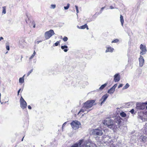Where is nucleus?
<instances>
[{"label":"nucleus","mask_w":147,"mask_h":147,"mask_svg":"<svg viewBox=\"0 0 147 147\" xmlns=\"http://www.w3.org/2000/svg\"><path fill=\"white\" fill-rule=\"evenodd\" d=\"M139 60L140 62L139 65L140 67H142L144 63V60L142 56H140L139 58Z\"/></svg>","instance_id":"nucleus-11"},{"label":"nucleus","mask_w":147,"mask_h":147,"mask_svg":"<svg viewBox=\"0 0 147 147\" xmlns=\"http://www.w3.org/2000/svg\"><path fill=\"white\" fill-rule=\"evenodd\" d=\"M6 49L7 50H8V51L9 50V46L6 45Z\"/></svg>","instance_id":"nucleus-35"},{"label":"nucleus","mask_w":147,"mask_h":147,"mask_svg":"<svg viewBox=\"0 0 147 147\" xmlns=\"http://www.w3.org/2000/svg\"><path fill=\"white\" fill-rule=\"evenodd\" d=\"M120 21L121 25L122 26H123L124 22V20L123 16L121 15H120Z\"/></svg>","instance_id":"nucleus-19"},{"label":"nucleus","mask_w":147,"mask_h":147,"mask_svg":"<svg viewBox=\"0 0 147 147\" xmlns=\"http://www.w3.org/2000/svg\"><path fill=\"white\" fill-rule=\"evenodd\" d=\"M71 125L72 128L76 130L80 127L81 123L79 121L75 120L73 121Z\"/></svg>","instance_id":"nucleus-2"},{"label":"nucleus","mask_w":147,"mask_h":147,"mask_svg":"<svg viewBox=\"0 0 147 147\" xmlns=\"http://www.w3.org/2000/svg\"><path fill=\"white\" fill-rule=\"evenodd\" d=\"M33 71V69H31L30 71H29L27 73V76H28Z\"/></svg>","instance_id":"nucleus-31"},{"label":"nucleus","mask_w":147,"mask_h":147,"mask_svg":"<svg viewBox=\"0 0 147 147\" xmlns=\"http://www.w3.org/2000/svg\"><path fill=\"white\" fill-rule=\"evenodd\" d=\"M86 28L88 30V26L86 24H85V25H83L82 26H81L80 27V29H85Z\"/></svg>","instance_id":"nucleus-18"},{"label":"nucleus","mask_w":147,"mask_h":147,"mask_svg":"<svg viewBox=\"0 0 147 147\" xmlns=\"http://www.w3.org/2000/svg\"><path fill=\"white\" fill-rule=\"evenodd\" d=\"M111 9H113L114 8V7H113L112 6H111Z\"/></svg>","instance_id":"nucleus-48"},{"label":"nucleus","mask_w":147,"mask_h":147,"mask_svg":"<svg viewBox=\"0 0 147 147\" xmlns=\"http://www.w3.org/2000/svg\"><path fill=\"white\" fill-rule=\"evenodd\" d=\"M82 140L83 141V142L81 145L82 146V147H90L91 144L90 142L87 141L84 142V140Z\"/></svg>","instance_id":"nucleus-9"},{"label":"nucleus","mask_w":147,"mask_h":147,"mask_svg":"<svg viewBox=\"0 0 147 147\" xmlns=\"http://www.w3.org/2000/svg\"><path fill=\"white\" fill-rule=\"evenodd\" d=\"M42 42V41H41V40L39 41H37L36 43H37V44H38V43H39V42Z\"/></svg>","instance_id":"nucleus-43"},{"label":"nucleus","mask_w":147,"mask_h":147,"mask_svg":"<svg viewBox=\"0 0 147 147\" xmlns=\"http://www.w3.org/2000/svg\"><path fill=\"white\" fill-rule=\"evenodd\" d=\"M90 21H92V20H91L90 21H89V22H90Z\"/></svg>","instance_id":"nucleus-55"},{"label":"nucleus","mask_w":147,"mask_h":147,"mask_svg":"<svg viewBox=\"0 0 147 147\" xmlns=\"http://www.w3.org/2000/svg\"><path fill=\"white\" fill-rule=\"evenodd\" d=\"M113 125H112V126H111V128H112V127H113Z\"/></svg>","instance_id":"nucleus-53"},{"label":"nucleus","mask_w":147,"mask_h":147,"mask_svg":"<svg viewBox=\"0 0 147 147\" xmlns=\"http://www.w3.org/2000/svg\"><path fill=\"white\" fill-rule=\"evenodd\" d=\"M66 123H67V122H65L63 124V126H62V128H63V127H64L65 126V125H66Z\"/></svg>","instance_id":"nucleus-39"},{"label":"nucleus","mask_w":147,"mask_h":147,"mask_svg":"<svg viewBox=\"0 0 147 147\" xmlns=\"http://www.w3.org/2000/svg\"><path fill=\"white\" fill-rule=\"evenodd\" d=\"M77 27L78 28H79L80 29V27H79V26H77Z\"/></svg>","instance_id":"nucleus-51"},{"label":"nucleus","mask_w":147,"mask_h":147,"mask_svg":"<svg viewBox=\"0 0 147 147\" xmlns=\"http://www.w3.org/2000/svg\"><path fill=\"white\" fill-rule=\"evenodd\" d=\"M22 78H20L19 79V82L21 83H22L24 82V76Z\"/></svg>","instance_id":"nucleus-20"},{"label":"nucleus","mask_w":147,"mask_h":147,"mask_svg":"<svg viewBox=\"0 0 147 147\" xmlns=\"http://www.w3.org/2000/svg\"><path fill=\"white\" fill-rule=\"evenodd\" d=\"M1 93H0V97L1 98Z\"/></svg>","instance_id":"nucleus-54"},{"label":"nucleus","mask_w":147,"mask_h":147,"mask_svg":"<svg viewBox=\"0 0 147 147\" xmlns=\"http://www.w3.org/2000/svg\"><path fill=\"white\" fill-rule=\"evenodd\" d=\"M82 109L81 110V111L82 112H84V110L83 109H84L83 108H82Z\"/></svg>","instance_id":"nucleus-41"},{"label":"nucleus","mask_w":147,"mask_h":147,"mask_svg":"<svg viewBox=\"0 0 147 147\" xmlns=\"http://www.w3.org/2000/svg\"><path fill=\"white\" fill-rule=\"evenodd\" d=\"M95 102V100H94L87 101L84 103L82 108L88 109L91 108L93 105H95L94 103Z\"/></svg>","instance_id":"nucleus-1"},{"label":"nucleus","mask_w":147,"mask_h":147,"mask_svg":"<svg viewBox=\"0 0 147 147\" xmlns=\"http://www.w3.org/2000/svg\"><path fill=\"white\" fill-rule=\"evenodd\" d=\"M114 77V80L115 82H118L120 80V76L118 74H116Z\"/></svg>","instance_id":"nucleus-13"},{"label":"nucleus","mask_w":147,"mask_h":147,"mask_svg":"<svg viewBox=\"0 0 147 147\" xmlns=\"http://www.w3.org/2000/svg\"><path fill=\"white\" fill-rule=\"evenodd\" d=\"M110 92V89H109L108 91V93H109Z\"/></svg>","instance_id":"nucleus-47"},{"label":"nucleus","mask_w":147,"mask_h":147,"mask_svg":"<svg viewBox=\"0 0 147 147\" xmlns=\"http://www.w3.org/2000/svg\"><path fill=\"white\" fill-rule=\"evenodd\" d=\"M75 7H76V10L77 15H78V14L77 13H79V10H78V7L77 5H75Z\"/></svg>","instance_id":"nucleus-29"},{"label":"nucleus","mask_w":147,"mask_h":147,"mask_svg":"<svg viewBox=\"0 0 147 147\" xmlns=\"http://www.w3.org/2000/svg\"><path fill=\"white\" fill-rule=\"evenodd\" d=\"M21 90V89H20L18 91V95H19V92H20V91Z\"/></svg>","instance_id":"nucleus-40"},{"label":"nucleus","mask_w":147,"mask_h":147,"mask_svg":"<svg viewBox=\"0 0 147 147\" xmlns=\"http://www.w3.org/2000/svg\"><path fill=\"white\" fill-rule=\"evenodd\" d=\"M129 85L127 83L123 87V89H126L128 88L129 86Z\"/></svg>","instance_id":"nucleus-24"},{"label":"nucleus","mask_w":147,"mask_h":147,"mask_svg":"<svg viewBox=\"0 0 147 147\" xmlns=\"http://www.w3.org/2000/svg\"><path fill=\"white\" fill-rule=\"evenodd\" d=\"M106 48H107V50H106L105 52L106 53H107L108 52H109V49L110 47H106Z\"/></svg>","instance_id":"nucleus-30"},{"label":"nucleus","mask_w":147,"mask_h":147,"mask_svg":"<svg viewBox=\"0 0 147 147\" xmlns=\"http://www.w3.org/2000/svg\"><path fill=\"white\" fill-rule=\"evenodd\" d=\"M114 50V49L113 48H111V52H113Z\"/></svg>","instance_id":"nucleus-44"},{"label":"nucleus","mask_w":147,"mask_h":147,"mask_svg":"<svg viewBox=\"0 0 147 147\" xmlns=\"http://www.w3.org/2000/svg\"><path fill=\"white\" fill-rule=\"evenodd\" d=\"M83 142V141L82 140H80L78 143L75 144L71 146V147H82V146H81V145Z\"/></svg>","instance_id":"nucleus-12"},{"label":"nucleus","mask_w":147,"mask_h":147,"mask_svg":"<svg viewBox=\"0 0 147 147\" xmlns=\"http://www.w3.org/2000/svg\"><path fill=\"white\" fill-rule=\"evenodd\" d=\"M70 6V4L69 3H67V6L66 7H64V9H65L67 10V9Z\"/></svg>","instance_id":"nucleus-27"},{"label":"nucleus","mask_w":147,"mask_h":147,"mask_svg":"<svg viewBox=\"0 0 147 147\" xmlns=\"http://www.w3.org/2000/svg\"><path fill=\"white\" fill-rule=\"evenodd\" d=\"M92 134L95 136H101L102 134V132L101 130L95 129L93 130Z\"/></svg>","instance_id":"nucleus-4"},{"label":"nucleus","mask_w":147,"mask_h":147,"mask_svg":"<svg viewBox=\"0 0 147 147\" xmlns=\"http://www.w3.org/2000/svg\"><path fill=\"white\" fill-rule=\"evenodd\" d=\"M120 115L122 117H125L126 116V114L124 112H122L120 113Z\"/></svg>","instance_id":"nucleus-22"},{"label":"nucleus","mask_w":147,"mask_h":147,"mask_svg":"<svg viewBox=\"0 0 147 147\" xmlns=\"http://www.w3.org/2000/svg\"><path fill=\"white\" fill-rule=\"evenodd\" d=\"M109 96V95L107 94H105L101 98L100 100V101L101 102L100 103V105H101L102 104L104 103L105 101L106 100L107 98Z\"/></svg>","instance_id":"nucleus-10"},{"label":"nucleus","mask_w":147,"mask_h":147,"mask_svg":"<svg viewBox=\"0 0 147 147\" xmlns=\"http://www.w3.org/2000/svg\"><path fill=\"white\" fill-rule=\"evenodd\" d=\"M55 34L53 30H50L49 31L46 32L45 34V37L46 39L50 38L52 36Z\"/></svg>","instance_id":"nucleus-3"},{"label":"nucleus","mask_w":147,"mask_h":147,"mask_svg":"<svg viewBox=\"0 0 147 147\" xmlns=\"http://www.w3.org/2000/svg\"><path fill=\"white\" fill-rule=\"evenodd\" d=\"M119 40L118 39H115L114 40L112 41V43L114 42L116 43L118 42L119 41Z\"/></svg>","instance_id":"nucleus-32"},{"label":"nucleus","mask_w":147,"mask_h":147,"mask_svg":"<svg viewBox=\"0 0 147 147\" xmlns=\"http://www.w3.org/2000/svg\"><path fill=\"white\" fill-rule=\"evenodd\" d=\"M3 13L4 14H5L6 13V7L5 6L3 7Z\"/></svg>","instance_id":"nucleus-25"},{"label":"nucleus","mask_w":147,"mask_h":147,"mask_svg":"<svg viewBox=\"0 0 147 147\" xmlns=\"http://www.w3.org/2000/svg\"><path fill=\"white\" fill-rule=\"evenodd\" d=\"M107 84L106 83L104 84L101 85V86L99 88L100 90H102L107 86Z\"/></svg>","instance_id":"nucleus-21"},{"label":"nucleus","mask_w":147,"mask_h":147,"mask_svg":"<svg viewBox=\"0 0 147 147\" xmlns=\"http://www.w3.org/2000/svg\"><path fill=\"white\" fill-rule=\"evenodd\" d=\"M61 48L62 49H64V51L65 52H67L68 51V50L67 49L68 48V47L67 46H61Z\"/></svg>","instance_id":"nucleus-17"},{"label":"nucleus","mask_w":147,"mask_h":147,"mask_svg":"<svg viewBox=\"0 0 147 147\" xmlns=\"http://www.w3.org/2000/svg\"><path fill=\"white\" fill-rule=\"evenodd\" d=\"M20 107L22 109H24L26 107L27 103L22 97H21L20 99Z\"/></svg>","instance_id":"nucleus-6"},{"label":"nucleus","mask_w":147,"mask_h":147,"mask_svg":"<svg viewBox=\"0 0 147 147\" xmlns=\"http://www.w3.org/2000/svg\"><path fill=\"white\" fill-rule=\"evenodd\" d=\"M115 121L118 124H119L121 122V118L120 117H117L115 119Z\"/></svg>","instance_id":"nucleus-15"},{"label":"nucleus","mask_w":147,"mask_h":147,"mask_svg":"<svg viewBox=\"0 0 147 147\" xmlns=\"http://www.w3.org/2000/svg\"><path fill=\"white\" fill-rule=\"evenodd\" d=\"M103 124L105 126V127H109L110 126V118H107L104 121Z\"/></svg>","instance_id":"nucleus-8"},{"label":"nucleus","mask_w":147,"mask_h":147,"mask_svg":"<svg viewBox=\"0 0 147 147\" xmlns=\"http://www.w3.org/2000/svg\"><path fill=\"white\" fill-rule=\"evenodd\" d=\"M117 84H115L111 88V94L113 93L115 91V89L117 86Z\"/></svg>","instance_id":"nucleus-14"},{"label":"nucleus","mask_w":147,"mask_h":147,"mask_svg":"<svg viewBox=\"0 0 147 147\" xmlns=\"http://www.w3.org/2000/svg\"><path fill=\"white\" fill-rule=\"evenodd\" d=\"M130 112L132 113L133 114L134 112V110L133 109H132L130 111Z\"/></svg>","instance_id":"nucleus-38"},{"label":"nucleus","mask_w":147,"mask_h":147,"mask_svg":"<svg viewBox=\"0 0 147 147\" xmlns=\"http://www.w3.org/2000/svg\"><path fill=\"white\" fill-rule=\"evenodd\" d=\"M59 41H57L55 43V46H57L58 45V44H59Z\"/></svg>","instance_id":"nucleus-34"},{"label":"nucleus","mask_w":147,"mask_h":147,"mask_svg":"<svg viewBox=\"0 0 147 147\" xmlns=\"http://www.w3.org/2000/svg\"><path fill=\"white\" fill-rule=\"evenodd\" d=\"M146 109H147V106H146Z\"/></svg>","instance_id":"nucleus-56"},{"label":"nucleus","mask_w":147,"mask_h":147,"mask_svg":"<svg viewBox=\"0 0 147 147\" xmlns=\"http://www.w3.org/2000/svg\"><path fill=\"white\" fill-rule=\"evenodd\" d=\"M28 108L29 109H31L32 108L31 107L30 105L28 106Z\"/></svg>","instance_id":"nucleus-42"},{"label":"nucleus","mask_w":147,"mask_h":147,"mask_svg":"<svg viewBox=\"0 0 147 147\" xmlns=\"http://www.w3.org/2000/svg\"><path fill=\"white\" fill-rule=\"evenodd\" d=\"M123 86V84H120L118 86V88H119L120 87H122Z\"/></svg>","instance_id":"nucleus-36"},{"label":"nucleus","mask_w":147,"mask_h":147,"mask_svg":"<svg viewBox=\"0 0 147 147\" xmlns=\"http://www.w3.org/2000/svg\"><path fill=\"white\" fill-rule=\"evenodd\" d=\"M147 105V102L144 103H138L136 104V108L138 109L143 110L145 107V105Z\"/></svg>","instance_id":"nucleus-5"},{"label":"nucleus","mask_w":147,"mask_h":147,"mask_svg":"<svg viewBox=\"0 0 147 147\" xmlns=\"http://www.w3.org/2000/svg\"><path fill=\"white\" fill-rule=\"evenodd\" d=\"M35 54H36V52H35V51H34L33 54H32V56L30 58H29L30 59H32L34 57V56H35Z\"/></svg>","instance_id":"nucleus-23"},{"label":"nucleus","mask_w":147,"mask_h":147,"mask_svg":"<svg viewBox=\"0 0 147 147\" xmlns=\"http://www.w3.org/2000/svg\"><path fill=\"white\" fill-rule=\"evenodd\" d=\"M68 40V38L66 37H64L63 38V40L64 41H66Z\"/></svg>","instance_id":"nucleus-33"},{"label":"nucleus","mask_w":147,"mask_h":147,"mask_svg":"<svg viewBox=\"0 0 147 147\" xmlns=\"http://www.w3.org/2000/svg\"><path fill=\"white\" fill-rule=\"evenodd\" d=\"M3 39V38L2 37H1L0 38V40H1Z\"/></svg>","instance_id":"nucleus-45"},{"label":"nucleus","mask_w":147,"mask_h":147,"mask_svg":"<svg viewBox=\"0 0 147 147\" xmlns=\"http://www.w3.org/2000/svg\"><path fill=\"white\" fill-rule=\"evenodd\" d=\"M107 143H109V142H110V141H109V142H108L106 141Z\"/></svg>","instance_id":"nucleus-50"},{"label":"nucleus","mask_w":147,"mask_h":147,"mask_svg":"<svg viewBox=\"0 0 147 147\" xmlns=\"http://www.w3.org/2000/svg\"><path fill=\"white\" fill-rule=\"evenodd\" d=\"M32 24H34V26H33V28H34L35 27V23H34V22H32Z\"/></svg>","instance_id":"nucleus-37"},{"label":"nucleus","mask_w":147,"mask_h":147,"mask_svg":"<svg viewBox=\"0 0 147 147\" xmlns=\"http://www.w3.org/2000/svg\"><path fill=\"white\" fill-rule=\"evenodd\" d=\"M140 49L141 50L140 54L141 55H142L145 54L147 51L145 45H143L142 44H141L140 45Z\"/></svg>","instance_id":"nucleus-7"},{"label":"nucleus","mask_w":147,"mask_h":147,"mask_svg":"<svg viewBox=\"0 0 147 147\" xmlns=\"http://www.w3.org/2000/svg\"><path fill=\"white\" fill-rule=\"evenodd\" d=\"M105 7H102L101 8V9L102 10H103L105 8Z\"/></svg>","instance_id":"nucleus-46"},{"label":"nucleus","mask_w":147,"mask_h":147,"mask_svg":"<svg viewBox=\"0 0 147 147\" xmlns=\"http://www.w3.org/2000/svg\"><path fill=\"white\" fill-rule=\"evenodd\" d=\"M140 138L142 140V141L144 142H145L146 141L147 137L144 136H140Z\"/></svg>","instance_id":"nucleus-16"},{"label":"nucleus","mask_w":147,"mask_h":147,"mask_svg":"<svg viewBox=\"0 0 147 147\" xmlns=\"http://www.w3.org/2000/svg\"><path fill=\"white\" fill-rule=\"evenodd\" d=\"M23 58V57L21 56V60H22V58Z\"/></svg>","instance_id":"nucleus-52"},{"label":"nucleus","mask_w":147,"mask_h":147,"mask_svg":"<svg viewBox=\"0 0 147 147\" xmlns=\"http://www.w3.org/2000/svg\"><path fill=\"white\" fill-rule=\"evenodd\" d=\"M102 10L101 9H100V12H98V13H95V15H99V14H100L102 13Z\"/></svg>","instance_id":"nucleus-28"},{"label":"nucleus","mask_w":147,"mask_h":147,"mask_svg":"<svg viewBox=\"0 0 147 147\" xmlns=\"http://www.w3.org/2000/svg\"><path fill=\"white\" fill-rule=\"evenodd\" d=\"M24 137L22 139V141H23V139H24Z\"/></svg>","instance_id":"nucleus-49"},{"label":"nucleus","mask_w":147,"mask_h":147,"mask_svg":"<svg viewBox=\"0 0 147 147\" xmlns=\"http://www.w3.org/2000/svg\"><path fill=\"white\" fill-rule=\"evenodd\" d=\"M50 8L52 9H54L56 7V5L52 4L51 5Z\"/></svg>","instance_id":"nucleus-26"}]
</instances>
